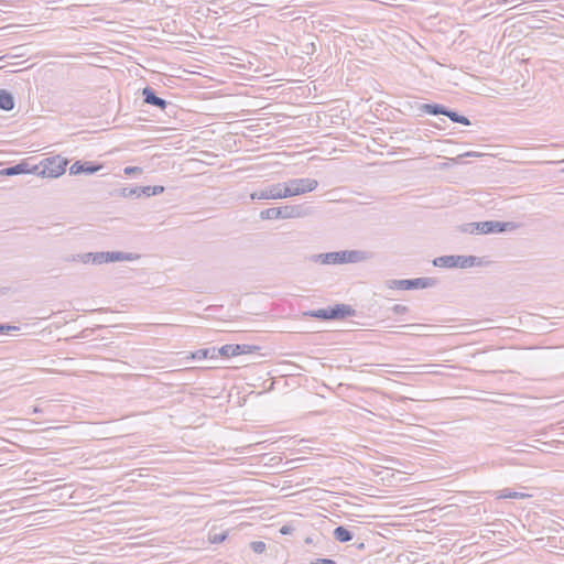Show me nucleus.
<instances>
[{
	"label": "nucleus",
	"instance_id": "obj_33",
	"mask_svg": "<svg viewBox=\"0 0 564 564\" xmlns=\"http://www.w3.org/2000/svg\"><path fill=\"white\" fill-rule=\"evenodd\" d=\"M518 1H519V0H502V2H503L505 4H510V6H513V7H516V6H517V2H518Z\"/></svg>",
	"mask_w": 564,
	"mask_h": 564
},
{
	"label": "nucleus",
	"instance_id": "obj_10",
	"mask_svg": "<svg viewBox=\"0 0 564 564\" xmlns=\"http://www.w3.org/2000/svg\"><path fill=\"white\" fill-rule=\"evenodd\" d=\"M282 189H283L282 183L270 184V185L265 186L264 188L252 192L250 194V198L252 200L284 198Z\"/></svg>",
	"mask_w": 564,
	"mask_h": 564
},
{
	"label": "nucleus",
	"instance_id": "obj_13",
	"mask_svg": "<svg viewBox=\"0 0 564 564\" xmlns=\"http://www.w3.org/2000/svg\"><path fill=\"white\" fill-rule=\"evenodd\" d=\"M39 170V166H34L32 170L29 169V164L25 162L18 163L15 165L6 167L0 171V175L4 176H13V175H20L25 173H35Z\"/></svg>",
	"mask_w": 564,
	"mask_h": 564
},
{
	"label": "nucleus",
	"instance_id": "obj_26",
	"mask_svg": "<svg viewBox=\"0 0 564 564\" xmlns=\"http://www.w3.org/2000/svg\"><path fill=\"white\" fill-rule=\"evenodd\" d=\"M227 538V533L223 532V533H210L209 534V541L212 543H221L226 540Z\"/></svg>",
	"mask_w": 564,
	"mask_h": 564
},
{
	"label": "nucleus",
	"instance_id": "obj_11",
	"mask_svg": "<svg viewBox=\"0 0 564 564\" xmlns=\"http://www.w3.org/2000/svg\"><path fill=\"white\" fill-rule=\"evenodd\" d=\"M104 165L93 161H76L69 167L70 175L95 174L99 172Z\"/></svg>",
	"mask_w": 564,
	"mask_h": 564
},
{
	"label": "nucleus",
	"instance_id": "obj_29",
	"mask_svg": "<svg viewBox=\"0 0 564 564\" xmlns=\"http://www.w3.org/2000/svg\"><path fill=\"white\" fill-rule=\"evenodd\" d=\"M19 327L9 325V324H0V334H7L11 330H18Z\"/></svg>",
	"mask_w": 564,
	"mask_h": 564
},
{
	"label": "nucleus",
	"instance_id": "obj_9",
	"mask_svg": "<svg viewBox=\"0 0 564 564\" xmlns=\"http://www.w3.org/2000/svg\"><path fill=\"white\" fill-rule=\"evenodd\" d=\"M392 284L400 290H415L432 288L436 284V280L434 278L404 279L393 280Z\"/></svg>",
	"mask_w": 564,
	"mask_h": 564
},
{
	"label": "nucleus",
	"instance_id": "obj_22",
	"mask_svg": "<svg viewBox=\"0 0 564 564\" xmlns=\"http://www.w3.org/2000/svg\"><path fill=\"white\" fill-rule=\"evenodd\" d=\"M119 196L121 197H140L141 196V187L140 186H135V187H123L119 191Z\"/></svg>",
	"mask_w": 564,
	"mask_h": 564
},
{
	"label": "nucleus",
	"instance_id": "obj_31",
	"mask_svg": "<svg viewBox=\"0 0 564 564\" xmlns=\"http://www.w3.org/2000/svg\"><path fill=\"white\" fill-rule=\"evenodd\" d=\"M311 564H336V562L332 558H317L311 562Z\"/></svg>",
	"mask_w": 564,
	"mask_h": 564
},
{
	"label": "nucleus",
	"instance_id": "obj_28",
	"mask_svg": "<svg viewBox=\"0 0 564 564\" xmlns=\"http://www.w3.org/2000/svg\"><path fill=\"white\" fill-rule=\"evenodd\" d=\"M77 258L83 263H93L94 252L82 253Z\"/></svg>",
	"mask_w": 564,
	"mask_h": 564
},
{
	"label": "nucleus",
	"instance_id": "obj_14",
	"mask_svg": "<svg viewBox=\"0 0 564 564\" xmlns=\"http://www.w3.org/2000/svg\"><path fill=\"white\" fill-rule=\"evenodd\" d=\"M329 311L332 319H343L349 316H355L356 314L355 308L348 304H336L335 306H329Z\"/></svg>",
	"mask_w": 564,
	"mask_h": 564
},
{
	"label": "nucleus",
	"instance_id": "obj_35",
	"mask_svg": "<svg viewBox=\"0 0 564 564\" xmlns=\"http://www.w3.org/2000/svg\"><path fill=\"white\" fill-rule=\"evenodd\" d=\"M41 412H42V410H41L39 406H34V408L32 409V413H34V414H36V413H41Z\"/></svg>",
	"mask_w": 564,
	"mask_h": 564
},
{
	"label": "nucleus",
	"instance_id": "obj_6",
	"mask_svg": "<svg viewBox=\"0 0 564 564\" xmlns=\"http://www.w3.org/2000/svg\"><path fill=\"white\" fill-rule=\"evenodd\" d=\"M68 160L61 155L46 158L42 161V170L36 171L43 177L56 178L65 173Z\"/></svg>",
	"mask_w": 564,
	"mask_h": 564
},
{
	"label": "nucleus",
	"instance_id": "obj_19",
	"mask_svg": "<svg viewBox=\"0 0 564 564\" xmlns=\"http://www.w3.org/2000/svg\"><path fill=\"white\" fill-rule=\"evenodd\" d=\"M238 349H240L239 344H228V345H224L223 347L218 348L217 352L219 356L229 358V357L239 356Z\"/></svg>",
	"mask_w": 564,
	"mask_h": 564
},
{
	"label": "nucleus",
	"instance_id": "obj_36",
	"mask_svg": "<svg viewBox=\"0 0 564 564\" xmlns=\"http://www.w3.org/2000/svg\"><path fill=\"white\" fill-rule=\"evenodd\" d=\"M364 547H365V544H364V543H360V544L358 545V549H364Z\"/></svg>",
	"mask_w": 564,
	"mask_h": 564
},
{
	"label": "nucleus",
	"instance_id": "obj_2",
	"mask_svg": "<svg viewBox=\"0 0 564 564\" xmlns=\"http://www.w3.org/2000/svg\"><path fill=\"white\" fill-rule=\"evenodd\" d=\"M312 214L310 207L304 205H285L281 207H270L260 212V218L262 220L271 219H293L304 218Z\"/></svg>",
	"mask_w": 564,
	"mask_h": 564
},
{
	"label": "nucleus",
	"instance_id": "obj_7",
	"mask_svg": "<svg viewBox=\"0 0 564 564\" xmlns=\"http://www.w3.org/2000/svg\"><path fill=\"white\" fill-rule=\"evenodd\" d=\"M140 254L123 251H100L94 252L93 264H102L113 261H134Z\"/></svg>",
	"mask_w": 564,
	"mask_h": 564
},
{
	"label": "nucleus",
	"instance_id": "obj_17",
	"mask_svg": "<svg viewBox=\"0 0 564 564\" xmlns=\"http://www.w3.org/2000/svg\"><path fill=\"white\" fill-rule=\"evenodd\" d=\"M218 356L217 348H200L191 354L192 359H206V358H216Z\"/></svg>",
	"mask_w": 564,
	"mask_h": 564
},
{
	"label": "nucleus",
	"instance_id": "obj_4",
	"mask_svg": "<svg viewBox=\"0 0 564 564\" xmlns=\"http://www.w3.org/2000/svg\"><path fill=\"white\" fill-rule=\"evenodd\" d=\"M416 109L419 110V116L422 113H427L431 116L444 115L455 123H460L464 126L470 124V120L467 117L441 104H417Z\"/></svg>",
	"mask_w": 564,
	"mask_h": 564
},
{
	"label": "nucleus",
	"instance_id": "obj_16",
	"mask_svg": "<svg viewBox=\"0 0 564 564\" xmlns=\"http://www.w3.org/2000/svg\"><path fill=\"white\" fill-rule=\"evenodd\" d=\"M333 536L336 541L345 543L351 541L354 534L347 528L339 525L334 529Z\"/></svg>",
	"mask_w": 564,
	"mask_h": 564
},
{
	"label": "nucleus",
	"instance_id": "obj_18",
	"mask_svg": "<svg viewBox=\"0 0 564 564\" xmlns=\"http://www.w3.org/2000/svg\"><path fill=\"white\" fill-rule=\"evenodd\" d=\"M529 497H531V495L524 494V492H519V491H512L510 489H503V490L497 491V499H507V498L525 499Z\"/></svg>",
	"mask_w": 564,
	"mask_h": 564
},
{
	"label": "nucleus",
	"instance_id": "obj_5",
	"mask_svg": "<svg viewBox=\"0 0 564 564\" xmlns=\"http://www.w3.org/2000/svg\"><path fill=\"white\" fill-rule=\"evenodd\" d=\"M282 184L284 198L313 192L318 186V182L314 178H292Z\"/></svg>",
	"mask_w": 564,
	"mask_h": 564
},
{
	"label": "nucleus",
	"instance_id": "obj_34",
	"mask_svg": "<svg viewBox=\"0 0 564 564\" xmlns=\"http://www.w3.org/2000/svg\"><path fill=\"white\" fill-rule=\"evenodd\" d=\"M405 327H411V328H425L426 326H425V325H421V324H412V325H406Z\"/></svg>",
	"mask_w": 564,
	"mask_h": 564
},
{
	"label": "nucleus",
	"instance_id": "obj_38",
	"mask_svg": "<svg viewBox=\"0 0 564 564\" xmlns=\"http://www.w3.org/2000/svg\"><path fill=\"white\" fill-rule=\"evenodd\" d=\"M0 59H2V57H0Z\"/></svg>",
	"mask_w": 564,
	"mask_h": 564
},
{
	"label": "nucleus",
	"instance_id": "obj_37",
	"mask_svg": "<svg viewBox=\"0 0 564 564\" xmlns=\"http://www.w3.org/2000/svg\"><path fill=\"white\" fill-rule=\"evenodd\" d=\"M305 542H306V543H311V542H312V540H311L310 538H307V539L305 540Z\"/></svg>",
	"mask_w": 564,
	"mask_h": 564
},
{
	"label": "nucleus",
	"instance_id": "obj_21",
	"mask_svg": "<svg viewBox=\"0 0 564 564\" xmlns=\"http://www.w3.org/2000/svg\"><path fill=\"white\" fill-rule=\"evenodd\" d=\"M141 187V195H145L148 197L162 194L164 192V187L161 185L155 186H140Z\"/></svg>",
	"mask_w": 564,
	"mask_h": 564
},
{
	"label": "nucleus",
	"instance_id": "obj_3",
	"mask_svg": "<svg viewBox=\"0 0 564 564\" xmlns=\"http://www.w3.org/2000/svg\"><path fill=\"white\" fill-rule=\"evenodd\" d=\"M484 258H479L476 256H460V254H451V256H441L433 260V265L438 268H460L467 269L471 267H481L486 264Z\"/></svg>",
	"mask_w": 564,
	"mask_h": 564
},
{
	"label": "nucleus",
	"instance_id": "obj_15",
	"mask_svg": "<svg viewBox=\"0 0 564 564\" xmlns=\"http://www.w3.org/2000/svg\"><path fill=\"white\" fill-rule=\"evenodd\" d=\"M14 108V98L11 93L0 89V109L10 111Z\"/></svg>",
	"mask_w": 564,
	"mask_h": 564
},
{
	"label": "nucleus",
	"instance_id": "obj_27",
	"mask_svg": "<svg viewBox=\"0 0 564 564\" xmlns=\"http://www.w3.org/2000/svg\"><path fill=\"white\" fill-rule=\"evenodd\" d=\"M391 311L395 314V315H402V314H405L409 312V307L403 305V304H395L391 307Z\"/></svg>",
	"mask_w": 564,
	"mask_h": 564
},
{
	"label": "nucleus",
	"instance_id": "obj_32",
	"mask_svg": "<svg viewBox=\"0 0 564 564\" xmlns=\"http://www.w3.org/2000/svg\"><path fill=\"white\" fill-rule=\"evenodd\" d=\"M290 531H291V528H290V527H286V525H283V527L280 529V532H281L282 534H288V533H290Z\"/></svg>",
	"mask_w": 564,
	"mask_h": 564
},
{
	"label": "nucleus",
	"instance_id": "obj_12",
	"mask_svg": "<svg viewBox=\"0 0 564 564\" xmlns=\"http://www.w3.org/2000/svg\"><path fill=\"white\" fill-rule=\"evenodd\" d=\"M143 101L148 105L160 108L161 110L166 109L170 105L165 99L156 96L155 90L152 87H144L142 89Z\"/></svg>",
	"mask_w": 564,
	"mask_h": 564
},
{
	"label": "nucleus",
	"instance_id": "obj_23",
	"mask_svg": "<svg viewBox=\"0 0 564 564\" xmlns=\"http://www.w3.org/2000/svg\"><path fill=\"white\" fill-rule=\"evenodd\" d=\"M238 352L239 355L253 354L260 349V347L254 345L239 344Z\"/></svg>",
	"mask_w": 564,
	"mask_h": 564
},
{
	"label": "nucleus",
	"instance_id": "obj_25",
	"mask_svg": "<svg viewBox=\"0 0 564 564\" xmlns=\"http://www.w3.org/2000/svg\"><path fill=\"white\" fill-rule=\"evenodd\" d=\"M475 225H476V223L464 224V225L459 226V231L465 232V234H476L477 235Z\"/></svg>",
	"mask_w": 564,
	"mask_h": 564
},
{
	"label": "nucleus",
	"instance_id": "obj_20",
	"mask_svg": "<svg viewBox=\"0 0 564 564\" xmlns=\"http://www.w3.org/2000/svg\"><path fill=\"white\" fill-rule=\"evenodd\" d=\"M303 315L304 316H308V317H314V318L323 319V321L332 319L330 318L332 314H330V311H329V306L326 307V308L307 311V312H304Z\"/></svg>",
	"mask_w": 564,
	"mask_h": 564
},
{
	"label": "nucleus",
	"instance_id": "obj_30",
	"mask_svg": "<svg viewBox=\"0 0 564 564\" xmlns=\"http://www.w3.org/2000/svg\"><path fill=\"white\" fill-rule=\"evenodd\" d=\"M123 172L127 175L139 174L142 172V169L139 166H127V167H124Z\"/></svg>",
	"mask_w": 564,
	"mask_h": 564
},
{
	"label": "nucleus",
	"instance_id": "obj_1",
	"mask_svg": "<svg viewBox=\"0 0 564 564\" xmlns=\"http://www.w3.org/2000/svg\"><path fill=\"white\" fill-rule=\"evenodd\" d=\"M370 253L364 250H340L326 253H318L313 257L315 262L321 264H345L359 263L368 260Z\"/></svg>",
	"mask_w": 564,
	"mask_h": 564
},
{
	"label": "nucleus",
	"instance_id": "obj_24",
	"mask_svg": "<svg viewBox=\"0 0 564 564\" xmlns=\"http://www.w3.org/2000/svg\"><path fill=\"white\" fill-rule=\"evenodd\" d=\"M250 549H251L254 553H257V554H261V553H263V552L265 551L267 545H265V543H264V542H262V541H252V542L250 543Z\"/></svg>",
	"mask_w": 564,
	"mask_h": 564
},
{
	"label": "nucleus",
	"instance_id": "obj_8",
	"mask_svg": "<svg viewBox=\"0 0 564 564\" xmlns=\"http://www.w3.org/2000/svg\"><path fill=\"white\" fill-rule=\"evenodd\" d=\"M518 227L517 224L512 221H498V220H487V221H478L475 225L477 235H488V234H498L503 231L514 230Z\"/></svg>",
	"mask_w": 564,
	"mask_h": 564
}]
</instances>
